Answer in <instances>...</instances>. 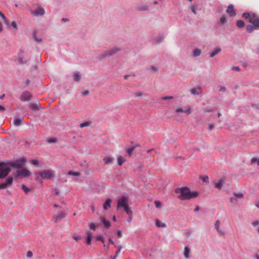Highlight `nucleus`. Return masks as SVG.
Segmentation results:
<instances>
[{
    "label": "nucleus",
    "mask_w": 259,
    "mask_h": 259,
    "mask_svg": "<svg viewBox=\"0 0 259 259\" xmlns=\"http://www.w3.org/2000/svg\"><path fill=\"white\" fill-rule=\"evenodd\" d=\"M242 16L253 25H248L246 26V30L252 32L253 30H259V17L253 13H244Z\"/></svg>",
    "instance_id": "1"
},
{
    "label": "nucleus",
    "mask_w": 259,
    "mask_h": 259,
    "mask_svg": "<svg viewBox=\"0 0 259 259\" xmlns=\"http://www.w3.org/2000/svg\"><path fill=\"white\" fill-rule=\"evenodd\" d=\"M176 193L181 194L179 196V198L181 200L190 199L192 198H195L198 196L197 192H191L190 189L187 187L177 188L176 190Z\"/></svg>",
    "instance_id": "2"
},
{
    "label": "nucleus",
    "mask_w": 259,
    "mask_h": 259,
    "mask_svg": "<svg viewBox=\"0 0 259 259\" xmlns=\"http://www.w3.org/2000/svg\"><path fill=\"white\" fill-rule=\"evenodd\" d=\"M38 175L40 177V178L39 179V181L41 183L43 179H50L53 177L54 172L52 170H44L38 172Z\"/></svg>",
    "instance_id": "3"
},
{
    "label": "nucleus",
    "mask_w": 259,
    "mask_h": 259,
    "mask_svg": "<svg viewBox=\"0 0 259 259\" xmlns=\"http://www.w3.org/2000/svg\"><path fill=\"white\" fill-rule=\"evenodd\" d=\"M11 171L10 167L6 164H0V179L6 177Z\"/></svg>",
    "instance_id": "4"
},
{
    "label": "nucleus",
    "mask_w": 259,
    "mask_h": 259,
    "mask_svg": "<svg viewBox=\"0 0 259 259\" xmlns=\"http://www.w3.org/2000/svg\"><path fill=\"white\" fill-rule=\"evenodd\" d=\"M120 49L117 47H113L109 50H106L102 53L100 55L101 58H104L105 57H109L114 55L117 53L119 51H120Z\"/></svg>",
    "instance_id": "5"
},
{
    "label": "nucleus",
    "mask_w": 259,
    "mask_h": 259,
    "mask_svg": "<svg viewBox=\"0 0 259 259\" xmlns=\"http://www.w3.org/2000/svg\"><path fill=\"white\" fill-rule=\"evenodd\" d=\"M129 198L126 196H121L117 200V209L120 207H124L128 205Z\"/></svg>",
    "instance_id": "6"
},
{
    "label": "nucleus",
    "mask_w": 259,
    "mask_h": 259,
    "mask_svg": "<svg viewBox=\"0 0 259 259\" xmlns=\"http://www.w3.org/2000/svg\"><path fill=\"white\" fill-rule=\"evenodd\" d=\"M24 53V51L21 49L18 53V61L21 64H26L28 61V59H26L23 57V55Z\"/></svg>",
    "instance_id": "7"
},
{
    "label": "nucleus",
    "mask_w": 259,
    "mask_h": 259,
    "mask_svg": "<svg viewBox=\"0 0 259 259\" xmlns=\"http://www.w3.org/2000/svg\"><path fill=\"white\" fill-rule=\"evenodd\" d=\"M25 161L26 159L25 158H23L20 160L11 163V166L15 168H20L24 165Z\"/></svg>",
    "instance_id": "8"
},
{
    "label": "nucleus",
    "mask_w": 259,
    "mask_h": 259,
    "mask_svg": "<svg viewBox=\"0 0 259 259\" xmlns=\"http://www.w3.org/2000/svg\"><path fill=\"white\" fill-rule=\"evenodd\" d=\"M31 175V172L26 168H22L17 171V176H21L23 177H28Z\"/></svg>",
    "instance_id": "9"
},
{
    "label": "nucleus",
    "mask_w": 259,
    "mask_h": 259,
    "mask_svg": "<svg viewBox=\"0 0 259 259\" xmlns=\"http://www.w3.org/2000/svg\"><path fill=\"white\" fill-rule=\"evenodd\" d=\"M31 95L30 92L25 91L22 93L20 97V99L22 101H27L30 100Z\"/></svg>",
    "instance_id": "10"
},
{
    "label": "nucleus",
    "mask_w": 259,
    "mask_h": 259,
    "mask_svg": "<svg viewBox=\"0 0 259 259\" xmlns=\"http://www.w3.org/2000/svg\"><path fill=\"white\" fill-rule=\"evenodd\" d=\"M66 217V214L63 212H60L58 215H55L53 218V220L55 222H58L60 221V220Z\"/></svg>",
    "instance_id": "11"
},
{
    "label": "nucleus",
    "mask_w": 259,
    "mask_h": 259,
    "mask_svg": "<svg viewBox=\"0 0 259 259\" xmlns=\"http://www.w3.org/2000/svg\"><path fill=\"white\" fill-rule=\"evenodd\" d=\"M34 16L44 15L45 14V10L41 7H38L37 9L32 13Z\"/></svg>",
    "instance_id": "12"
},
{
    "label": "nucleus",
    "mask_w": 259,
    "mask_h": 259,
    "mask_svg": "<svg viewBox=\"0 0 259 259\" xmlns=\"http://www.w3.org/2000/svg\"><path fill=\"white\" fill-rule=\"evenodd\" d=\"M226 12L231 17L235 16L236 15V13L234 11V7L232 5H230L228 7Z\"/></svg>",
    "instance_id": "13"
},
{
    "label": "nucleus",
    "mask_w": 259,
    "mask_h": 259,
    "mask_svg": "<svg viewBox=\"0 0 259 259\" xmlns=\"http://www.w3.org/2000/svg\"><path fill=\"white\" fill-rule=\"evenodd\" d=\"M86 234H87V240H86L87 243L89 245H90L91 243L92 238L93 237V233L91 231L88 230L86 232Z\"/></svg>",
    "instance_id": "14"
},
{
    "label": "nucleus",
    "mask_w": 259,
    "mask_h": 259,
    "mask_svg": "<svg viewBox=\"0 0 259 259\" xmlns=\"http://www.w3.org/2000/svg\"><path fill=\"white\" fill-rule=\"evenodd\" d=\"M100 220L101 222V223L104 224L105 227L109 228L110 226L111 223L110 221L107 220L104 217H101L100 218Z\"/></svg>",
    "instance_id": "15"
},
{
    "label": "nucleus",
    "mask_w": 259,
    "mask_h": 259,
    "mask_svg": "<svg viewBox=\"0 0 259 259\" xmlns=\"http://www.w3.org/2000/svg\"><path fill=\"white\" fill-rule=\"evenodd\" d=\"M224 180L221 179L218 182L214 184V186L216 188L218 189L219 190H221L224 185Z\"/></svg>",
    "instance_id": "16"
},
{
    "label": "nucleus",
    "mask_w": 259,
    "mask_h": 259,
    "mask_svg": "<svg viewBox=\"0 0 259 259\" xmlns=\"http://www.w3.org/2000/svg\"><path fill=\"white\" fill-rule=\"evenodd\" d=\"M111 202V200L109 198L107 199L106 200V202L103 204V208L105 210H107L111 207V205H110Z\"/></svg>",
    "instance_id": "17"
},
{
    "label": "nucleus",
    "mask_w": 259,
    "mask_h": 259,
    "mask_svg": "<svg viewBox=\"0 0 259 259\" xmlns=\"http://www.w3.org/2000/svg\"><path fill=\"white\" fill-rule=\"evenodd\" d=\"M191 93L193 95H198L201 93V88L198 89L193 88L190 91Z\"/></svg>",
    "instance_id": "18"
},
{
    "label": "nucleus",
    "mask_w": 259,
    "mask_h": 259,
    "mask_svg": "<svg viewBox=\"0 0 259 259\" xmlns=\"http://www.w3.org/2000/svg\"><path fill=\"white\" fill-rule=\"evenodd\" d=\"M221 51L219 48H215L212 52L210 53V57L212 58L217 54H219Z\"/></svg>",
    "instance_id": "19"
},
{
    "label": "nucleus",
    "mask_w": 259,
    "mask_h": 259,
    "mask_svg": "<svg viewBox=\"0 0 259 259\" xmlns=\"http://www.w3.org/2000/svg\"><path fill=\"white\" fill-rule=\"evenodd\" d=\"M190 249L189 247L186 246L184 248V255L186 258H188L190 257Z\"/></svg>",
    "instance_id": "20"
},
{
    "label": "nucleus",
    "mask_w": 259,
    "mask_h": 259,
    "mask_svg": "<svg viewBox=\"0 0 259 259\" xmlns=\"http://www.w3.org/2000/svg\"><path fill=\"white\" fill-rule=\"evenodd\" d=\"M29 107L32 110H37L39 108V104L37 103H30Z\"/></svg>",
    "instance_id": "21"
},
{
    "label": "nucleus",
    "mask_w": 259,
    "mask_h": 259,
    "mask_svg": "<svg viewBox=\"0 0 259 259\" xmlns=\"http://www.w3.org/2000/svg\"><path fill=\"white\" fill-rule=\"evenodd\" d=\"M105 164H109L112 162L113 158L110 157H106L103 158Z\"/></svg>",
    "instance_id": "22"
},
{
    "label": "nucleus",
    "mask_w": 259,
    "mask_h": 259,
    "mask_svg": "<svg viewBox=\"0 0 259 259\" xmlns=\"http://www.w3.org/2000/svg\"><path fill=\"white\" fill-rule=\"evenodd\" d=\"M22 121V118L15 117L14 119V124L16 126H19L21 124Z\"/></svg>",
    "instance_id": "23"
},
{
    "label": "nucleus",
    "mask_w": 259,
    "mask_h": 259,
    "mask_svg": "<svg viewBox=\"0 0 259 259\" xmlns=\"http://www.w3.org/2000/svg\"><path fill=\"white\" fill-rule=\"evenodd\" d=\"M188 112V114H190L191 113V108H189L186 111H185L182 108H177L176 110V112L177 113H179V112H181V113H184L185 112Z\"/></svg>",
    "instance_id": "24"
},
{
    "label": "nucleus",
    "mask_w": 259,
    "mask_h": 259,
    "mask_svg": "<svg viewBox=\"0 0 259 259\" xmlns=\"http://www.w3.org/2000/svg\"><path fill=\"white\" fill-rule=\"evenodd\" d=\"M149 6L147 5L139 6L138 8L139 11H147L149 10Z\"/></svg>",
    "instance_id": "25"
},
{
    "label": "nucleus",
    "mask_w": 259,
    "mask_h": 259,
    "mask_svg": "<svg viewBox=\"0 0 259 259\" xmlns=\"http://www.w3.org/2000/svg\"><path fill=\"white\" fill-rule=\"evenodd\" d=\"M117 160L118 164L120 166L122 165L123 162L125 161L124 159L121 156L118 157Z\"/></svg>",
    "instance_id": "26"
},
{
    "label": "nucleus",
    "mask_w": 259,
    "mask_h": 259,
    "mask_svg": "<svg viewBox=\"0 0 259 259\" xmlns=\"http://www.w3.org/2000/svg\"><path fill=\"white\" fill-rule=\"evenodd\" d=\"M201 51L198 49H195L193 51V55L195 57L199 56L201 55Z\"/></svg>",
    "instance_id": "27"
},
{
    "label": "nucleus",
    "mask_w": 259,
    "mask_h": 259,
    "mask_svg": "<svg viewBox=\"0 0 259 259\" xmlns=\"http://www.w3.org/2000/svg\"><path fill=\"white\" fill-rule=\"evenodd\" d=\"M73 80L75 81H79L81 79V77L78 73H74V74L73 75Z\"/></svg>",
    "instance_id": "28"
},
{
    "label": "nucleus",
    "mask_w": 259,
    "mask_h": 259,
    "mask_svg": "<svg viewBox=\"0 0 259 259\" xmlns=\"http://www.w3.org/2000/svg\"><path fill=\"white\" fill-rule=\"evenodd\" d=\"M13 181V178L12 177H9L6 182H5V184L6 185V186H8V185H11Z\"/></svg>",
    "instance_id": "29"
},
{
    "label": "nucleus",
    "mask_w": 259,
    "mask_h": 259,
    "mask_svg": "<svg viewBox=\"0 0 259 259\" xmlns=\"http://www.w3.org/2000/svg\"><path fill=\"white\" fill-rule=\"evenodd\" d=\"M124 211L127 214H132L133 211L131 210L128 205L123 207Z\"/></svg>",
    "instance_id": "30"
},
{
    "label": "nucleus",
    "mask_w": 259,
    "mask_h": 259,
    "mask_svg": "<svg viewBox=\"0 0 259 259\" xmlns=\"http://www.w3.org/2000/svg\"><path fill=\"white\" fill-rule=\"evenodd\" d=\"M135 146H133L127 149L126 152L128 153L130 156H131L132 152L135 150Z\"/></svg>",
    "instance_id": "31"
},
{
    "label": "nucleus",
    "mask_w": 259,
    "mask_h": 259,
    "mask_svg": "<svg viewBox=\"0 0 259 259\" xmlns=\"http://www.w3.org/2000/svg\"><path fill=\"white\" fill-rule=\"evenodd\" d=\"M220 21L221 24H225V23L227 21L226 16L225 15H222L220 18Z\"/></svg>",
    "instance_id": "32"
},
{
    "label": "nucleus",
    "mask_w": 259,
    "mask_h": 259,
    "mask_svg": "<svg viewBox=\"0 0 259 259\" xmlns=\"http://www.w3.org/2000/svg\"><path fill=\"white\" fill-rule=\"evenodd\" d=\"M234 195L235 196L236 198L235 199H241V198H243V194H242V193H234Z\"/></svg>",
    "instance_id": "33"
},
{
    "label": "nucleus",
    "mask_w": 259,
    "mask_h": 259,
    "mask_svg": "<svg viewBox=\"0 0 259 259\" xmlns=\"http://www.w3.org/2000/svg\"><path fill=\"white\" fill-rule=\"evenodd\" d=\"M237 26L239 28H242V27H243L244 26V23L242 20H238L237 22Z\"/></svg>",
    "instance_id": "34"
},
{
    "label": "nucleus",
    "mask_w": 259,
    "mask_h": 259,
    "mask_svg": "<svg viewBox=\"0 0 259 259\" xmlns=\"http://www.w3.org/2000/svg\"><path fill=\"white\" fill-rule=\"evenodd\" d=\"M90 124L91 123L89 121L84 122L80 124L79 127L80 128H82L85 126H88L90 125Z\"/></svg>",
    "instance_id": "35"
},
{
    "label": "nucleus",
    "mask_w": 259,
    "mask_h": 259,
    "mask_svg": "<svg viewBox=\"0 0 259 259\" xmlns=\"http://www.w3.org/2000/svg\"><path fill=\"white\" fill-rule=\"evenodd\" d=\"M156 225L157 227H165L166 226V225L164 223H161V222L159 220H156Z\"/></svg>",
    "instance_id": "36"
},
{
    "label": "nucleus",
    "mask_w": 259,
    "mask_h": 259,
    "mask_svg": "<svg viewBox=\"0 0 259 259\" xmlns=\"http://www.w3.org/2000/svg\"><path fill=\"white\" fill-rule=\"evenodd\" d=\"M95 238L97 241H101L103 243H104V239L102 236L100 235L97 236L95 237Z\"/></svg>",
    "instance_id": "37"
},
{
    "label": "nucleus",
    "mask_w": 259,
    "mask_h": 259,
    "mask_svg": "<svg viewBox=\"0 0 259 259\" xmlns=\"http://www.w3.org/2000/svg\"><path fill=\"white\" fill-rule=\"evenodd\" d=\"M115 246L117 249V250L116 251V256H118V255L120 253V250L122 248V246L121 245H119V246L115 245Z\"/></svg>",
    "instance_id": "38"
},
{
    "label": "nucleus",
    "mask_w": 259,
    "mask_h": 259,
    "mask_svg": "<svg viewBox=\"0 0 259 259\" xmlns=\"http://www.w3.org/2000/svg\"><path fill=\"white\" fill-rule=\"evenodd\" d=\"M68 175H73V176H79L80 175V174L78 172H74L72 171H69L68 172Z\"/></svg>",
    "instance_id": "39"
},
{
    "label": "nucleus",
    "mask_w": 259,
    "mask_h": 259,
    "mask_svg": "<svg viewBox=\"0 0 259 259\" xmlns=\"http://www.w3.org/2000/svg\"><path fill=\"white\" fill-rule=\"evenodd\" d=\"M257 162V165L259 166V159H257V158H252L251 160V164H253L255 162Z\"/></svg>",
    "instance_id": "40"
},
{
    "label": "nucleus",
    "mask_w": 259,
    "mask_h": 259,
    "mask_svg": "<svg viewBox=\"0 0 259 259\" xmlns=\"http://www.w3.org/2000/svg\"><path fill=\"white\" fill-rule=\"evenodd\" d=\"M143 94V93L142 91H138L135 93L134 95L136 97H139L142 96Z\"/></svg>",
    "instance_id": "41"
},
{
    "label": "nucleus",
    "mask_w": 259,
    "mask_h": 259,
    "mask_svg": "<svg viewBox=\"0 0 259 259\" xmlns=\"http://www.w3.org/2000/svg\"><path fill=\"white\" fill-rule=\"evenodd\" d=\"M22 188L26 194H27L28 192L30 191L29 189L25 185H22Z\"/></svg>",
    "instance_id": "42"
},
{
    "label": "nucleus",
    "mask_w": 259,
    "mask_h": 259,
    "mask_svg": "<svg viewBox=\"0 0 259 259\" xmlns=\"http://www.w3.org/2000/svg\"><path fill=\"white\" fill-rule=\"evenodd\" d=\"M173 99V97L169 96L166 97H163L161 98V100H171Z\"/></svg>",
    "instance_id": "43"
},
{
    "label": "nucleus",
    "mask_w": 259,
    "mask_h": 259,
    "mask_svg": "<svg viewBox=\"0 0 259 259\" xmlns=\"http://www.w3.org/2000/svg\"><path fill=\"white\" fill-rule=\"evenodd\" d=\"M11 26H12L14 28H15V29H18V27H17V25L15 21H13L11 24H10Z\"/></svg>",
    "instance_id": "44"
},
{
    "label": "nucleus",
    "mask_w": 259,
    "mask_h": 259,
    "mask_svg": "<svg viewBox=\"0 0 259 259\" xmlns=\"http://www.w3.org/2000/svg\"><path fill=\"white\" fill-rule=\"evenodd\" d=\"M31 162L32 164L37 166L38 161L37 159H32Z\"/></svg>",
    "instance_id": "45"
},
{
    "label": "nucleus",
    "mask_w": 259,
    "mask_h": 259,
    "mask_svg": "<svg viewBox=\"0 0 259 259\" xmlns=\"http://www.w3.org/2000/svg\"><path fill=\"white\" fill-rule=\"evenodd\" d=\"M154 204H155V206L156 207H157V208L161 206V202L159 201H158V200L155 201Z\"/></svg>",
    "instance_id": "46"
},
{
    "label": "nucleus",
    "mask_w": 259,
    "mask_h": 259,
    "mask_svg": "<svg viewBox=\"0 0 259 259\" xmlns=\"http://www.w3.org/2000/svg\"><path fill=\"white\" fill-rule=\"evenodd\" d=\"M219 225H220L219 222V221L216 222L215 223V228H216V229L217 230V231L218 232H221V231L219 230Z\"/></svg>",
    "instance_id": "47"
},
{
    "label": "nucleus",
    "mask_w": 259,
    "mask_h": 259,
    "mask_svg": "<svg viewBox=\"0 0 259 259\" xmlns=\"http://www.w3.org/2000/svg\"><path fill=\"white\" fill-rule=\"evenodd\" d=\"M33 255L32 252L31 251H28L26 253L27 257H31Z\"/></svg>",
    "instance_id": "48"
},
{
    "label": "nucleus",
    "mask_w": 259,
    "mask_h": 259,
    "mask_svg": "<svg viewBox=\"0 0 259 259\" xmlns=\"http://www.w3.org/2000/svg\"><path fill=\"white\" fill-rule=\"evenodd\" d=\"M73 238L76 240V241H79L81 238V237L80 236L77 235V236H74L73 237Z\"/></svg>",
    "instance_id": "49"
},
{
    "label": "nucleus",
    "mask_w": 259,
    "mask_h": 259,
    "mask_svg": "<svg viewBox=\"0 0 259 259\" xmlns=\"http://www.w3.org/2000/svg\"><path fill=\"white\" fill-rule=\"evenodd\" d=\"M5 23L7 25V27L8 28H10V24L9 22V21L6 18L5 20H4Z\"/></svg>",
    "instance_id": "50"
},
{
    "label": "nucleus",
    "mask_w": 259,
    "mask_h": 259,
    "mask_svg": "<svg viewBox=\"0 0 259 259\" xmlns=\"http://www.w3.org/2000/svg\"><path fill=\"white\" fill-rule=\"evenodd\" d=\"M90 228L91 229H93L94 230H95V229H96L95 224L94 223L90 224Z\"/></svg>",
    "instance_id": "51"
},
{
    "label": "nucleus",
    "mask_w": 259,
    "mask_h": 259,
    "mask_svg": "<svg viewBox=\"0 0 259 259\" xmlns=\"http://www.w3.org/2000/svg\"><path fill=\"white\" fill-rule=\"evenodd\" d=\"M48 141L49 143H55L56 142V139L55 138H50Z\"/></svg>",
    "instance_id": "52"
},
{
    "label": "nucleus",
    "mask_w": 259,
    "mask_h": 259,
    "mask_svg": "<svg viewBox=\"0 0 259 259\" xmlns=\"http://www.w3.org/2000/svg\"><path fill=\"white\" fill-rule=\"evenodd\" d=\"M7 187L5 183L0 184V189H4Z\"/></svg>",
    "instance_id": "53"
},
{
    "label": "nucleus",
    "mask_w": 259,
    "mask_h": 259,
    "mask_svg": "<svg viewBox=\"0 0 259 259\" xmlns=\"http://www.w3.org/2000/svg\"><path fill=\"white\" fill-rule=\"evenodd\" d=\"M33 38L34 40L36 41L40 42L41 41V39L37 38L35 35H33Z\"/></svg>",
    "instance_id": "54"
},
{
    "label": "nucleus",
    "mask_w": 259,
    "mask_h": 259,
    "mask_svg": "<svg viewBox=\"0 0 259 259\" xmlns=\"http://www.w3.org/2000/svg\"><path fill=\"white\" fill-rule=\"evenodd\" d=\"M117 235L119 237H122V231H120V230H117Z\"/></svg>",
    "instance_id": "55"
},
{
    "label": "nucleus",
    "mask_w": 259,
    "mask_h": 259,
    "mask_svg": "<svg viewBox=\"0 0 259 259\" xmlns=\"http://www.w3.org/2000/svg\"><path fill=\"white\" fill-rule=\"evenodd\" d=\"M252 225L253 226H258L259 225V221H254V222H252Z\"/></svg>",
    "instance_id": "56"
},
{
    "label": "nucleus",
    "mask_w": 259,
    "mask_h": 259,
    "mask_svg": "<svg viewBox=\"0 0 259 259\" xmlns=\"http://www.w3.org/2000/svg\"><path fill=\"white\" fill-rule=\"evenodd\" d=\"M191 11L193 12V13L194 14H196V10L195 9V8H194V6H192L191 7Z\"/></svg>",
    "instance_id": "57"
},
{
    "label": "nucleus",
    "mask_w": 259,
    "mask_h": 259,
    "mask_svg": "<svg viewBox=\"0 0 259 259\" xmlns=\"http://www.w3.org/2000/svg\"><path fill=\"white\" fill-rule=\"evenodd\" d=\"M89 94V91L88 90H86L85 91H84L82 93V95H83V96H87L88 95V94Z\"/></svg>",
    "instance_id": "58"
},
{
    "label": "nucleus",
    "mask_w": 259,
    "mask_h": 259,
    "mask_svg": "<svg viewBox=\"0 0 259 259\" xmlns=\"http://www.w3.org/2000/svg\"><path fill=\"white\" fill-rule=\"evenodd\" d=\"M214 125L213 124H209V127H209V130L210 131H211V130H212L214 128Z\"/></svg>",
    "instance_id": "59"
},
{
    "label": "nucleus",
    "mask_w": 259,
    "mask_h": 259,
    "mask_svg": "<svg viewBox=\"0 0 259 259\" xmlns=\"http://www.w3.org/2000/svg\"><path fill=\"white\" fill-rule=\"evenodd\" d=\"M226 88L224 87H220V91H222L223 92H225L226 91Z\"/></svg>",
    "instance_id": "60"
},
{
    "label": "nucleus",
    "mask_w": 259,
    "mask_h": 259,
    "mask_svg": "<svg viewBox=\"0 0 259 259\" xmlns=\"http://www.w3.org/2000/svg\"><path fill=\"white\" fill-rule=\"evenodd\" d=\"M0 16L3 20H5V19L6 18L5 15L1 12H0Z\"/></svg>",
    "instance_id": "61"
},
{
    "label": "nucleus",
    "mask_w": 259,
    "mask_h": 259,
    "mask_svg": "<svg viewBox=\"0 0 259 259\" xmlns=\"http://www.w3.org/2000/svg\"><path fill=\"white\" fill-rule=\"evenodd\" d=\"M151 69L155 71L157 70V68L155 66H151Z\"/></svg>",
    "instance_id": "62"
},
{
    "label": "nucleus",
    "mask_w": 259,
    "mask_h": 259,
    "mask_svg": "<svg viewBox=\"0 0 259 259\" xmlns=\"http://www.w3.org/2000/svg\"><path fill=\"white\" fill-rule=\"evenodd\" d=\"M229 200L231 203H233L234 201H236V199L230 197L229 198Z\"/></svg>",
    "instance_id": "63"
},
{
    "label": "nucleus",
    "mask_w": 259,
    "mask_h": 259,
    "mask_svg": "<svg viewBox=\"0 0 259 259\" xmlns=\"http://www.w3.org/2000/svg\"><path fill=\"white\" fill-rule=\"evenodd\" d=\"M5 110V108L0 105V111H4Z\"/></svg>",
    "instance_id": "64"
}]
</instances>
